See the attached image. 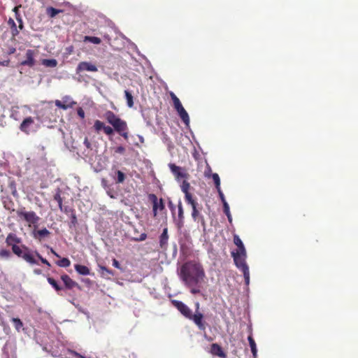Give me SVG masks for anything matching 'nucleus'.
I'll return each instance as SVG.
<instances>
[{"mask_svg":"<svg viewBox=\"0 0 358 358\" xmlns=\"http://www.w3.org/2000/svg\"><path fill=\"white\" fill-rule=\"evenodd\" d=\"M180 278L185 285L190 288L193 294L201 292L199 284L203 282L205 272L201 264L195 262L185 263L180 268Z\"/></svg>","mask_w":358,"mask_h":358,"instance_id":"obj_1","label":"nucleus"},{"mask_svg":"<svg viewBox=\"0 0 358 358\" xmlns=\"http://www.w3.org/2000/svg\"><path fill=\"white\" fill-rule=\"evenodd\" d=\"M103 117L113 127L106 125L101 120H96L93 127L97 133L103 130L107 136H110L114 134V131H116L125 140L129 138V128L126 121L121 119L111 110H106L103 114Z\"/></svg>","mask_w":358,"mask_h":358,"instance_id":"obj_2","label":"nucleus"},{"mask_svg":"<svg viewBox=\"0 0 358 358\" xmlns=\"http://www.w3.org/2000/svg\"><path fill=\"white\" fill-rule=\"evenodd\" d=\"M22 242L21 238L18 237L14 233H9L6 238V243L11 247L12 252L18 257L23 259L29 264H38V262L34 258L33 251L24 245H17Z\"/></svg>","mask_w":358,"mask_h":358,"instance_id":"obj_3","label":"nucleus"},{"mask_svg":"<svg viewBox=\"0 0 358 358\" xmlns=\"http://www.w3.org/2000/svg\"><path fill=\"white\" fill-rule=\"evenodd\" d=\"M231 255L234 258V263L238 268L243 273L245 282L248 285L250 283V271L249 268L245 262L246 250L245 252L242 251L232 252Z\"/></svg>","mask_w":358,"mask_h":358,"instance_id":"obj_4","label":"nucleus"},{"mask_svg":"<svg viewBox=\"0 0 358 358\" xmlns=\"http://www.w3.org/2000/svg\"><path fill=\"white\" fill-rule=\"evenodd\" d=\"M16 214L19 219L25 221L29 226L36 224L40 220L34 211H26L24 207L17 209Z\"/></svg>","mask_w":358,"mask_h":358,"instance_id":"obj_5","label":"nucleus"},{"mask_svg":"<svg viewBox=\"0 0 358 358\" xmlns=\"http://www.w3.org/2000/svg\"><path fill=\"white\" fill-rule=\"evenodd\" d=\"M188 204H190L192 208V217L194 221L201 222V225L203 228L206 227V222L203 215L200 213L201 208H199V204L195 199H192L186 201Z\"/></svg>","mask_w":358,"mask_h":358,"instance_id":"obj_6","label":"nucleus"},{"mask_svg":"<svg viewBox=\"0 0 358 358\" xmlns=\"http://www.w3.org/2000/svg\"><path fill=\"white\" fill-rule=\"evenodd\" d=\"M169 167L175 179L178 181L181 179H187L189 176L185 168L178 166L173 163L169 164Z\"/></svg>","mask_w":358,"mask_h":358,"instance_id":"obj_7","label":"nucleus"},{"mask_svg":"<svg viewBox=\"0 0 358 358\" xmlns=\"http://www.w3.org/2000/svg\"><path fill=\"white\" fill-rule=\"evenodd\" d=\"M148 197L150 201L152 203L153 216L156 217L158 210L162 211L165 208L164 200L162 198L158 199L157 196L155 194H150Z\"/></svg>","mask_w":358,"mask_h":358,"instance_id":"obj_8","label":"nucleus"},{"mask_svg":"<svg viewBox=\"0 0 358 358\" xmlns=\"http://www.w3.org/2000/svg\"><path fill=\"white\" fill-rule=\"evenodd\" d=\"M188 319L192 320L199 329L201 331L206 330V323L203 321V315L201 313L195 311V313H192Z\"/></svg>","mask_w":358,"mask_h":358,"instance_id":"obj_9","label":"nucleus"},{"mask_svg":"<svg viewBox=\"0 0 358 358\" xmlns=\"http://www.w3.org/2000/svg\"><path fill=\"white\" fill-rule=\"evenodd\" d=\"M34 125V118L31 117H27L24 119L22 123L20 125V129L21 131L26 134H29L33 129V127Z\"/></svg>","mask_w":358,"mask_h":358,"instance_id":"obj_10","label":"nucleus"},{"mask_svg":"<svg viewBox=\"0 0 358 358\" xmlns=\"http://www.w3.org/2000/svg\"><path fill=\"white\" fill-rule=\"evenodd\" d=\"M172 303L180 311V313L187 319L192 313L190 308L182 301L173 300Z\"/></svg>","mask_w":358,"mask_h":358,"instance_id":"obj_11","label":"nucleus"},{"mask_svg":"<svg viewBox=\"0 0 358 358\" xmlns=\"http://www.w3.org/2000/svg\"><path fill=\"white\" fill-rule=\"evenodd\" d=\"M97 71L98 69L96 65L87 62H80L76 68L77 73L83 71L96 72Z\"/></svg>","mask_w":358,"mask_h":358,"instance_id":"obj_12","label":"nucleus"},{"mask_svg":"<svg viewBox=\"0 0 358 358\" xmlns=\"http://www.w3.org/2000/svg\"><path fill=\"white\" fill-rule=\"evenodd\" d=\"M55 106L58 108L63 110H66L68 108H72L76 103L73 101H71V99L66 96L63 98V102L60 100H55Z\"/></svg>","mask_w":358,"mask_h":358,"instance_id":"obj_13","label":"nucleus"},{"mask_svg":"<svg viewBox=\"0 0 358 358\" xmlns=\"http://www.w3.org/2000/svg\"><path fill=\"white\" fill-rule=\"evenodd\" d=\"M35 51L34 50L29 49L26 52V59L22 61L20 64L22 66H27L32 67L35 65Z\"/></svg>","mask_w":358,"mask_h":358,"instance_id":"obj_14","label":"nucleus"},{"mask_svg":"<svg viewBox=\"0 0 358 358\" xmlns=\"http://www.w3.org/2000/svg\"><path fill=\"white\" fill-rule=\"evenodd\" d=\"M61 279L63 281L65 287L66 289H71L74 287H77L78 289H80V286L78 282L73 280L68 275L64 274L61 276Z\"/></svg>","mask_w":358,"mask_h":358,"instance_id":"obj_15","label":"nucleus"},{"mask_svg":"<svg viewBox=\"0 0 358 358\" xmlns=\"http://www.w3.org/2000/svg\"><path fill=\"white\" fill-rule=\"evenodd\" d=\"M174 108L183 122L188 124L189 123V117L182 103L175 106Z\"/></svg>","mask_w":358,"mask_h":358,"instance_id":"obj_16","label":"nucleus"},{"mask_svg":"<svg viewBox=\"0 0 358 358\" xmlns=\"http://www.w3.org/2000/svg\"><path fill=\"white\" fill-rule=\"evenodd\" d=\"M174 108L183 122L188 124L189 123V117L182 103L175 106Z\"/></svg>","mask_w":358,"mask_h":358,"instance_id":"obj_17","label":"nucleus"},{"mask_svg":"<svg viewBox=\"0 0 358 358\" xmlns=\"http://www.w3.org/2000/svg\"><path fill=\"white\" fill-rule=\"evenodd\" d=\"M174 108L183 122L188 124L189 123V117L182 103L175 106Z\"/></svg>","mask_w":358,"mask_h":358,"instance_id":"obj_18","label":"nucleus"},{"mask_svg":"<svg viewBox=\"0 0 358 358\" xmlns=\"http://www.w3.org/2000/svg\"><path fill=\"white\" fill-rule=\"evenodd\" d=\"M210 352L212 355L221 358H226L227 355L224 352L222 347L217 343H213L210 347Z\"/></svg>","mask_w":358,"mask_h":358,"instance_id":"obj_19","label":"nucleus"},{"mask_svg":"<svg viewBox=\"0 0 358 358\" xmlns=\"http://www.w3.org/2000/svg\"><path fill=\"white\" fill-rule=\"evenodd\" d=\"M169 234L168 229L164 228L159 236V246L162 249H166L168 245Z\"/></svg>","mask_w":358,"mask_h":358,"instance_id":"obj_20","label":"nucleus"},{"mask_svg":"<svg viewBox=\"0 0 358 358\" xmlns=\"http://www.w3.org/2000/svg\"><path fill=\"white\" fill-rule=\"evenodd\" d=\"M189 183L187 180H184L181 185V189L182 192L185 194V201L194 199L192 194L189 191Z\"/></svg>","mask_w":358,"mask_h":358,"instance_id":"obj_21","label":"nucleus"},{"mask_svg":"<svg viewBox=\"0 0 358 358\" xmlns=\"http://www.w3.org/2000/svg\"><path fill=\"white\" fill-rule=\"evenodd\" d=\"M75 270L80 275H87L90 273V268L84 265L75 264Z\"/></svg>","mask_w":358,"mask_h":358,"instance_id":"obj_22","label":"nucleus"},{"mask_svg":"<svg viewBox=\"0 0 358 358\" xmlns=\"http://www.w3.org/2000/svg\"><path fill=\"white\" fill-rule=\"evenodd\" d=\"M234 243L238 247V250L236 251H242V252H245V248L242 241L238 235L234 236Z\"/></svg>","mask_w":358,"mask_h":358,"instance_id":"obj_23","label":"nucleus"},{"mask_svg":"<svg viewBox=\"0 0 358 358\" xmlns=\"http://www.w3.org/2000/svg\"><path fill=\"white\" fill-rule=\"evenodd\" d=\"M62 10L57 9L51 6L46 8V14L51 18L55 17L57 14L62 13Z\"/></svg>","mask_w":358,"mask_h":358,"instance_id":"obj_24","label":"nucleus"},{"mask_svg":"<svg viewBox=\"0 0 358 358\" xmlns=\"http://www.w3.org/2000/svg\"><path fill=\"white\" fill-rule=\"evenodd\" d=\"M61 189L59 188H58L56 191V193L54 195V200L56 201L58 203V206L59 208V209L61 210H62V207H63V199L61 196Z\"/></svg>","mask_w":358,"mask_h":358,"instance_id":"obj_25","label":"nucleus"},{"mask_svg":"<svg viewBox=\"0 0 358 358\" xmlns=\"http://www.w3.org/2000/svg\"><path fill=\"white\" fill-rule=\"evenodd\" d=\"M3 204L4 208L6 210H10V211H14L15 210V208H14L15 204H14V202L12 201L11 199L6 198L3 201Z\"/></svg>","mask_w":358,"mask_h":358,"instance_id":"obj_26","label":"nucleus"},{"mask_svg":"<svg viewBox=\"0 0 358 358\" xmlns=\"http://www.w3.org/2000/svg\"><path fill=\"white\" fill-rule=\"evenodd\" d=\"M42 64L47 67H55L57 65V61L55 59H44L41 62Z\"/></svg>","mask_w":358,"mask_h":358,"instance_id":"obj_27","label":"nucleus"},{"mask_svg":"<svg viewBox=\"0 0 358 358\" xmlns=\"http://www.w3.org/2000/svg\"><path fill=\"white\" fill-rule=\"evenodd\" d=\"M84 42H90L94 44L99 45L101 43V40L99 37L85 36L83 39Z\"/></svg>","mask_w":358,"mask_h":358,"instance_id":"obj_28","label":"nucleus"},{"mask_svg":"<svg viewBox=\"0 0 358 358\" xmlns=\"http://www.w3.org/2000/svg\"><path fill=\"white\" fill-rule=\"evenodd\" d=\"M47 280L49 282V284L51 285L52 287L57 292H59V291H61L62 289V287L61 285H59V283L53 278L48 277L47 278Z\"/></svg>","mask_w":358,"mask_h":358,"instance_id":"obj_29","label":"nucleus"},{"mask_svg":"<svg viewBox=\"0 0 358 358\" xmlns=\"http://www.w3.org/2000/svg\"><path fill=\"white\" fill-rule=\"evenodd\" d=\"M12 322L13 323L14 327L15 330L18 332L20 331V330L23 327V322L21 321L19 318L13 317L11 319Z\"/></svg>","mask_w":358,"mask_h":358,"instance_id":"obj_30","label":"nucleus"},{"mask_svg":"<svg viewBox=\"0 0 358 358\" xmlns=\"http://www.w3.org/2000/svg\"><path fill=\"white\" fill-rule=\"evenodd\" d=\"M50 232L46 229L43 228L42 229L38 230L35 234V237L38 238H42L50 235Z\"/></svg>","mask_w":358,"mask_h":358,"instance_id":"obj_31","label":"nucleus"},{"mask_svg":"<svg viewBox=\"0 0 358 358\" xmlns=\"http://www.w3.org/2000/svg\"><path fill=\"white\" fill-rule=\"evenodd\" d=\"M248 339L249 341V344H250V346L251 348L252 353L253 356L255 357L257 355V346H256L255 340L253 339V338L251 335L248 336Z\"/></svg>","mask_w":358,"mask_h":358,"instance_id":"obj_32","label":"nucleus"},{"mask_svg":"<svg viewBox=\"0 0 358 358\" xmlns=\"http://www.w3.org/2000/svg\"><path fill=\"white\" fill-rule=\"evenodd\" d=\"M125 98L127 99V106L129 108H132L134 106V100L132 94L128 91H124Z\"/></svg>","mask_w":358,"mask_h":358,"instance_id":"obj_33","label":"nucleus"},{"mask_svg":"<svg viewBox=\"0 0 358 358\" xmlns=\"http://www.w3.org/2000/svg\"><path fill=\"white\" fill-rule=\"evenodd\" d=\"M57 264L60 267L66 268L70 266L71 262L68 258L64 257L58 261Z\"/></svg>","mask_w":358,"mask_h":358,"instance_id":"obj_34","label":"nucleus"},{"mask_svg":"<svg viewBox=\"0 0 358 358\" xmlns=\"http://www.w3.org/2000/svg\"><path fill=\"white\" fill-rule=\"evenodd\" d=\"M34 257L35 256L44 264L47 265L48 267L51 266L50 262L45 258H43L37 251H33Z\"/></svg>","mask_w":358,"mask_h":358,"instance_id":"obj_35","label":"nucleus"},{"mask_svg":"<svg viewBox=\"0 0 358 358\" xmlns=\"http://www.w3.org/2000/svg\"><path fill=\"white\" fill-rule=\"evenodd\" d=\"M116 174H117L116 182L117 183H122L124 181L125 178H126L125 174L120 170L116 171Z\"/></svg>","mask_w":358,"mask_h":358,"instance_id":"obj_36","label":"nucleus"},{"mask_svg":"<svg viewBox=\"0 0 358 358\" xmlns=\"http://www.w3.org/2000/svg\"><path fill=\"white\" fill-rule=\"evenodd\" d=\"M210 178H212L216 188L217 189H220V179L219 175L217 173H213L210 176Z\"/></svg>","mask_w":358,"mask_h":358,"instance_id":"obj_37","label":"nucleus"},{"mask_svg":"<svg viewBox=\"0 0 358 358\" xmlns=\"http://www.w3.org/2000/svg\"><path fill=\"white\" fill-rule=\"evenodd\" d=\"M11 257V252L7 249L0 250V258L1 259H8Z\"/></svg>","mask_w":358,"mask_h":358,"instance_id":"obj_38","label":"nucleus"},{"mask_svg":"<svg viewBox=\"0 0 358 358\" xmlns=\"http://www.w3.org/2000/svg\"><path fill=\"white\" fill-rule=\"evenodd\" d=\"M100 269L101 270V275H103V276L108 275H114L113 271L108 269L106 266H100Z\"/></svg>","mask_w":358,"mask_h":358,"instance_id":"obj_39","label":"nucleus"},{"mask_svg":"<svg viewBox=\"0 0 358 358\" xmlns=\"http://www.w3.org/2000/svg\"><path fill=\"white\" fill-rule=\"evenodd\" d=\"M169 94L173 101L174 106L181 103L180 99L176 96V95L173 92H171Z\"/></svg>","mask_w":358,"mask_h":358,"instance_id":"obj_40","label":"nucleus"},{"mask_svg":"<svg viewBox=\"0 0 358 358\" xmlns=\"http://www.w3.org/2000/svg\"><path fill=\"white\" fill-rule=\"evenodd\" d=\"M211 168L210 166L207 164V167H206V169L204 171V176L205 177L208 178H210V176L213 174L211 173Z\"/></svg>","mask_w":358,"mask_h":358,"instance_id":"obj_41","label":"nucleus"},{"mask_svg":"<svg viewBox=\"0 0 358 358\" xmlns=\"http://www.w3.org/2000/svg\"><path fill=\"white\" fill-rule=\"evenodd\" d=\"M223 211H224V214L226 215H229V214H231L230 213V210H229V204L227 203V201L224 202V204H223Z\"/></svg>","mask_w":358,"mask_h":358,"instance_id":"obj_42","label":"nucleus"},{"mask_svg":"<svg viewBox=\"0 0 358 358\" xmlns=\"http://www.w3.org/2000/svg\"><path fill=\"white\" fill-rule=\"evenodd\" d=\"M178 217L180 220L183 219V209L181 205L178 206Z\"/></svg>","mask_w":358,"mask_h":358,"instance_id":"obj_43","label":"nucleus"},{"mask_svg":"<svg viewBox=\"0 0 358 358\" xmlns=\"http://www.w3.org/2000/svg\"><path fill=\"white\" fill-rule=\"evenodd\" d=\"M77 113L78 116L80 117L82 119L85 117V112L82 108H78Z\"/></svg>","mask_w":358,"mask_h":358,"instance_id":"obj_44","label":"nucleus"},{"mask_svg":"<svg viewBox=\"0 0 358 358\" xmlns=\"http://www.w3.org/2000/svg\"><path fill=\"white\" fill-rule=\"evenodd\" d=\"M125 152V148L123 146H118L115 149L116 153L123 154Z\"/></svg>","mask_w":358,"mask_h":358,"instance_id":"obj_45","label":"nucleus"},{"mask_svg":"<svg viewBox=\"0 0 358 358\" xmlns=\"http://www.w3.org/2000/svg\"><path fill=\"white\" fill-rule=\"evenodd\" d=\"M113 266L117 268L121 269L119 262L115 259H113Z\"/></svg>","mask_w":358,"mask_h":358,"instance_id":"obj_46","label":"nucleus"},{"mask_svg":"<svg viewBox=\"0 0 358 358\" xmlns=\"http://www.w3.org/2000/svg\"><path fill=\"white\" fill-rule=\"evenodd\" d=\"M10 21L12 22V24H13V36H15L16 34H17L18 31L16 29V25H15V22L13 20H10Z\"/></svg>","mask_w":358,"mask_h":358,"instance_id":"obj_47","label":"nucleus"},{"mask_svg":"<svg viewBox=\"0 0 358 358\" xmlns=\"http://www.w3.org/2000/svg\"><path fill=\"white\" fill-rule=\"evenodd\" d=\"M217 189L218 191V193H219L220 197V199H221V200L222 201V203L224 204V202L226 201L224 196V194L221 191L220 188V189Z\"/></svg>","mask_w":358,"mask_h":358,"instance_id":"obj_48","label":"nucleus"},{"mask_svg":"<svg viewBox=\"0 0 358 358\" xmlns=\"http://www.w3.org/2000/svg\"><path fill=\"white\" fill-rule=\"evenodd\" d=\"M70 352L72 355H73L77 358H86L85 357L81 355L80 354L76 352V351L71 350Z\"/></svg>","mask_w":358,"mask_h":358,"instance_id":"obj_49","label":"nucleus"},{"mask_svg":"<svg viewBox=\"0 0 358 358\" xmlns=\"http://www.w3.org/2000/svg\"><path fill=\"white\" fill-rule=\"evenodd\" d=\"M83 143L87 148H90L91 143L87 137L85 138Z\"/></svg>","mask_w":358,"mask_h":358,"instance_id":"obj_50","label":"nucleus"},{"mask_svg":"<svg viewBox=\"0 0 358 358\" xmlns=\"http://www.w3.org/2000/svg\"><path fill=\"white\" fill-rule=\"evenodd\" d=\"M71 222L75 225L77 223V217L75 215L71 217Z\"/></svg>","mask_w":358,"mask_h":358,"instance_id":"obj_51","label":"nucleus"},{"mask_svg":"<svg viewBox=\"0 0 358 358\" xmlns=\"http://www.w3.org/2000/svg\"><path fill=\"white\" fill-rule=\"evenodd\" d=\"M147 236L145 234H142L141 235L140 241H144L146 238Z\"/></svg>","mask_w":358,"mask_h":358,"instance_id":"obj_52","label":"nucleus"},{"mask_svg":"<svg viewBox=\"0 0 358 358\" xmlns=\"http://www.w3.org/2000/svg\"><path fill=\"white\" fill-rule=\"evenodd\" d=\"M51 252L56 257H59V255L52 248H51Z\"/></svg>","mask_w":358,"mask_h":358,"instance_id":"obj_53","label":"nucleus"},{"mask_svg":"<svg viewBox=\"0 0 358 358\" xmlns=\"http://www.w3.org/2000/svg\"><path fill=\"white\" fill-rule=\"evenodd\" d=\"M195 306H196V311H199V306H200V304L199 302H196L195 303Z\"/></svg>","mask_w":358,"mask_h":358,"instance_id":"obj_54","label":"nucleus"},{"mask_svg":"<svg viewBox=\"0 0 358 358\" xmlns=\"http://www.w3.org/2000/svg\"><path fill=\"white\" fill-rule=\"evenodd\" d=\"M227 218H228V220L229 222H231L232 221V217H231V214H229V215H227Z\"/></svg>","mask_w":358,"mask_h":358,"instance_id":"obj_55","label":"nucleus"},{"mask_svg":"<svg viewBox=\"0 0 358 358\" xmlns=\"http://www.w3.org/2000/svg\"><path fill=\"white\" fill-rule=\"evenodd\" d=\"M18 10H19V6H15V7L13 8V11H14L15 13H17Z\"/></svg>","mask_w":358,"mask_h":358,"instance_id":"obj_56","label":"nucleus"},{"mask_svg":"<svg viewBox=\"0 0 358 358\" xmlns=\"http://www.w3.org/2000/svg\"><path fill=\"white\" fill-rule=\"evenodd\" d=\"M104 38L109 42L110 41V38L108 35H104Z\"/></svg>","mask_w":358,"mask_h":358,"instance_id":"obj_57","label":"nucleus"},{"mask_svg":"<svg viewBox=\"0 0 358 358\" xmlns=\"http://www.w3.org/2000/svg\"><path fill=\"white\" fill-rule=\"evenodd\" d=\"M34 273H35L36 274H41V270H39V269H35V270H34Z\"/></svg>","mask_w":358,"mask_h":358,"instance_id":"obj_58","label":"nucleus"},{"mask_svg":"<svg viewBox=\"0 0 358 358\" xmlns=\"http://www.w3.org/2000/svg\"><path fill=\"white\" fill-rule=\"evenodd\" d=\"M11 117L14 118L15 120H17V118L16 117H15V113H13L11 114Z\"/></svg>","mask_w":358,"mask_h":358,"instance_id":"obj_59","label":"nucleus"},{"mask_svg":"<svg viewBox=\"0 0 358 358\" xmlns=\"http://www.w3.org/2000/svg\"><path fill=\"white\" fill-rule=\"evenodd\" d=\"M20 28L22 29V24H20Z\"/></svg>","mask_w":358,"mask_h":358,"instance_id":"obj_60","label":"nucleus"},{"mask_svg":"<svg viewBox=\"0 0 358 358\" xmlns=\"http://www.w3.org/2000/svg\"><path fill=\"white\" fill-rule=\"evenodd\" d=\"M7 358H9V357H7Z\"/></svg>","mask_w":358,"mask_h":358,"instance_id":"obj_61","label":"nucleus"}]
</instances>
